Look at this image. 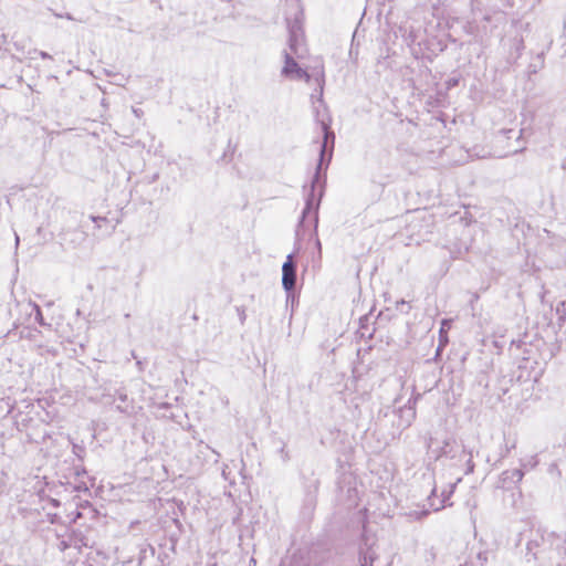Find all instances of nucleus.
Segmentation results:
<instances>
[{
	"label": "nucleus",
	"instance_id": "obj_1",
	"mask_svg": "<svg viewBox=\"0 0 566 566\" xmlns=\"http://www.w3.org/2000/svg\"><path fill=\"white\" fill-rule=\"evenodd\" d=\"M282 74L292 80H304L306 82L310 81L308 73L300 67L296 61L290 55L285 56Z\"/></svg>",
	"mask_w": 566,
	"mask_h": 566
},
{
	"label": "nucleus",
	"instance_id": "obj_2",
	"mask_svg": "<svg viewBox=\"0 0 566 566\" xmlns=\"http://www.w3.org/2000/svg\"><path fill=\"white\" fill-rule=\"evenodd\" d=\"M296 271L292 255H287L282 266V284L285 290L291 291L295 286Z\"/></svg>",
	"mask_w": 566,
	"mask_h": 566
},
{
	"label": "nucleus",
	"instance_id": "obj_3",
	"mask_svg": "<svg viewBox=\"0 0 566 566\" xmlns=\"http://www.w3.org/2000/svg\"><path fill=\"white\" fill-rule=\"evenodd\" d=\"M450 328V321L449 319H443L442 323H441V328L439 331V336H440V345L441 346H446L449 342L448 339V331Z\"/></svg>",
	"mask_w": 566,
	"mask_h": 566
},
{
	"label": "nucleus",
	"instance_id": "obj_4",
	"mask_svg": "<svg viewBox=\"0 0 566 566\" xmlns=\"http://www.w3.org/2000/svg\"><path fill=\"white\" fill-rule=\"evenodd\" d=\"M321 132L323 134V142L319 146V153H321V156H323L324 151H325V147H326V143H327V138H328V128L326 125H322L321 126Z\"/></svg>",
	"mask_w": 566,
	"mask_h": 566
}]
</instances>
